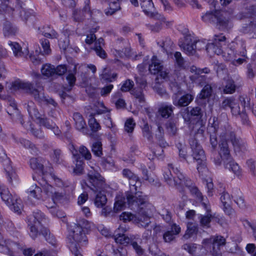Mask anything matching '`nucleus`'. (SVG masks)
<instances>
[{
  "instance_id": "nucleus-4",
  "label": "nucleus",
  "mask_w": 256,
  "mask_h": 256,
  "mask_svg": "<svg viewBox=\"0 0 256 256\" xmlns=\"http://www.w3.org/2000/svg\"><path fill=\"white\" fill-rule=\"evenodd\" d=\"M220 137V154L227 157L230 155L228 142H230L236 154H240L248 150L246 142L240 138H236L230 127L227 125L224 130L221 128L219 132Z\"/></svg>"
},
{
  "instance_id": "nucleus-59",
  "label": "nucleus",
  "mask_w": 256,
  "mask_h": 256,
  "mask_svg": "<svg viewBox=\"0 0 256 256\" xmlns=\"http://www.w3.org/2000/svg\"><path fill=\"white\" fill-rule=\"evenodd\" d=\"M210 241L217 246H224L226 244V239L223 236H216L211 238Z\"/></svg>"
},
{
  "instance_id": "nucleus-17",
  "label": "nucleus",
  "mask_w": 256,
  "mask_h": 256,
  "mask_svg": "<svg viewBox=\"0 0 256 256\" xmlns=\"http://www.w3.org/2000/svg\"><path fill=\"white\" fill-rule=\"evenodd\" d=\"M232 16L226 12H222L217 18V21L220 26L223 29H229L232 26Z\"/></svg>"
},
{
  "instance_id": "nucleus-35",
  "label": "nucleus",
  "mask_w": 256,
  "mask_h": 256,
  "mask_svg": "<svg viewBox=\"0 0 256 256\" xmlns=\"http://www.w3.org/2000/svg\"><path fill=\"white\" fill-rule=\"evenodd\" d=\"M0 195L2 199L8 206L13 204L12 202L17 196L16 194L12 195L7 189L2 188V186L0 187Z\"/></svg>"
},
{
  "instance_id": "nucleus-19",
  "label": "nucleus",
  "mask_w": 256,
  "mask_h": 256,
  "mask_svg": "<svg viewBox=\"0 0 256 256\" xmlns=\"http://www.w3.org/2000/svg\"><path fill=\"white\" fill-rule=\"evenodd\" d=\"M8 44L10 46L16 57L26 58L28 56L29 51L27 46L24 48L22 49L18 43L11 41H9Z\"/></svg>"
},
{
  "instance_id": "nucleus-49",
  "label": "nucleus",
  "mask_w": 256,
  "mask_h": 256,
  "mask_svg": "<svg viewBox=\"0 0 256 256\" xmlns=\"http://www.w3.org/2000/svg\"><path fill=\"white\" fill-rule=\"evenodd\" d=\"M19 142L20 144L24 148H29L30 150V152L32 154H36L37 152H38V150L36 148L35 145L32 143L28 140L24 138H20Z\"/></svg>"
},
{
  "instance_id": "nucleus-64",
  "label": "nucleus",
  "mask_w": 256,
  "mask_h": 256,
  "mask_svg": "<svg viewBox=\"0 0 256 256\" xmlns=\"http://www.w3.org/2000/svg\"><path fill=\"white\" fill-rule=\"evenodd\" d=\"M136 124L132 118H129L126 120L124 124V130L128 133H132L134 128Z\"/></svg>"
},
{
  "instance_id": "nucleus-33",
  "label": "nucleus",
  "mask_w": 256,
  "mask_h": 256,
  "mask_svg": "<svg viewBox=\"0 0 256 256\" xmlns=\"http://www.w3.org/2000/svg\"><path fill=\"white\" fill-rule=\"evenodd\" d=\"M151 61V64L149 65L148 70L152 74H156L162 70L163 66L155 56L152 57Z\"/></svg>"
},
{
  "instance_id": "nucleus-8",
  "label": "nucleus",
  "mask_w": 256,
  "mask_h": 256,
  "mask_svg": "<svg viewBox=\"0 0 256 256\" xmlns=\"http://www.w3.org/2000/svg\"><path fill=\"white\" fill-rule=\"evenodd\" d=\"M44 220V214L38 210L34 212L32 216L29 218L30 236L32 239L36 238L40 234L39 230L44 228L42 224Z\"/></svg>"
},
{
  "instance_id": "nucleus-16",
  "label": "nucleus",
  "mask_w": 256,
  "mask_h": 256,
  "mask_svg": "<svg viewBox=\"0 0 256 256\" xmlns=\"http://www.w3.org/2000/svg\"><path fill=\"white\" fill-rule=\"evenodd\" d=\"M43 188H40L36 184H33L30 186L27 190L28 197L30 199L34 198L36 201H43L45 197L43 196Z\"/></svg>"
},
{
  "instance_id": "nucleus-63",
  "label": "nucleus",
  "mask_w": 256,
  "mask_h": 256,
  "mask_svg": "<svg viewBox=\"0 0 256 256\" xmlns=\"http://www.w3.org/2000/svg\"><path fill=\"white\" fill-rule=\"evenodd\" d=\"M255 28H256V20L250 22L246 26H242L240 30L243 33H248L251 30L254 31Z\"/></svg>"
},
{
  "instance_id": "nucleus-10",
  "label": "nucleus",
  "mask_w": 256,
  "mask_h": 256,
  "mask_svg": "<svg viewBox=\"0 0 256 256\" xmlns=\"http://www.w3.org/2000/svg\"><path fill=\"white\" fill-rule=\"evenodd\" d=\"M130 191L126 194L127 202L128 205L134 204L136 199L142 196V192L138 191V188L141 186V182L136 176V178L129 180Z\"/></svg>"
},
{
  "instance_id": "nucleus-29",
  "label": "nucleus",
  "mask_w": 256,
  "mask_h": 256,
  "mask_svg": "<svg viewBox=\"0 0 256 256\" xmlns=\"http://www.w3.org/2000/svg\"><path fill=\"white\" fill-rule=\"evenodd\" d=\"M73 120L76 128L79 131L84 132L86 130V123L82 115L78 112H74L73 114Z\"/></svg>"
},
{
  "instance_id": "nucleus-51",
  "label": "nucleus",
  "mask_w": 256,
  "mask_h": 256,
  "mask_svg": "<svg viewBox=\"0 0 256 256\" xmlns=\"http://www.w3.org/2000/svg\"><path fill=\"white\" fill-rule=\"evenodd\" d=\"M92 151L94 156L100 157L102 155V142L99 141L94 142L92 146Z\"/></svg>"
},
{
  "instance_id": "nucleus-15",
  "label": "nucleus",
  "mask_w": 256,
  "mask_h": 256,
  "mask_svg": "<svg viewBox=\"0 0 256 256\" xmlns=\"http://www.w3.org/2000/svg\"><path fill=\"white\" fill-rule=\"evenodd\" d=\"M222 52L221 54L224 60L226 61L231 62L235 58H237V52L234 50V44L230 43L224 46Z\"/></svg>"
},
{
  "instance_id": "nucleus-20",
  "label": "nucleus",
  "mask_w": 256,
  "mask_h": 256,
  "mask_svg": "<svg viewBox=\"0 0 256 256\" xmlns=\"http://www.w3.org/2000/svg\"><path fill=\"white\" fill-rule=\"evenodd\" d=\"M202 207L206 212V215H201L200 216V224L202 226L206 228L210 227V224L212 219L214 218V216H212L211 214L210 207L208 204L204 202L202 203Z\"/></svg>"
},
{
  "instance_id": "nucleus-21",
  "label": "nucleus",
  "mask_w": 256,
  "mask_h": 256,
  "mask_svg": "<svg viewBox=\"0 0 256 256\" xmlns=\"http://www.w3.org/2000/svg\"><path fill=\"white\" fill-rule=\"evenodd\" d=\"M220 201L222 204L223 210L224 212L230 216L232 214L234 210L230 206L231 200L229 194L226 192H223L220 198Z\"/></svg>"
},
{
  "instance_id": "nucleus-2",
  "label": "nucleus",
  "mask_w": 256,
  "mask_h": 256,
  "mask_svg": "<svg viewBox=\"0 0 256 256\" xmlns=\"http://www.w3.org/2000/svg\"><path fill=\"white\" fill-rule=\"evenodd\" d=\"M44 190V194L50 196L52 200V204L46 205L48 208H50V212L54 216H58L56 202L62 200L66 195L62 188L64 186V181L54 173L46 174L39 182Z\"/></svg>"
},
{
  "instance_id": "nucleus-60",
  "label": "nucleus",
  "mask_w": 256,
  "mask_h": 256,
  "mask_svg": "<svg viewBox=\"0 0 256 256\" xmlns=\"http://www.w3.org/2000/svg\"><path fill=\"white\" fill-rule=\"evenodd\" d=\"M212 92V87L209 84L206 85L202 90H201L199 94V98L204 99L208 97Z\"/></svg>"
},
{
  "instance_id": "nucleus-26",
  "label": "nucleus",
  "mask_w": 256,
  "mask_h": 256,
  "mask_svg": "<svg viewBox=\"0 0 256 256\" xmlns=\"http://www.w3.org/2000/svg\"><path fill=\"white\" fill-rule=\"evenodd\" d=\"M151 17L159 20V22H156L154 24L148 25V28L152 32H160L162 29L163 24L166 22L165 18L157 12Z\"/></svg>"
},
{
  "instance_id": "nucleus-14",
  "label": "nucleus",
  "mask_w": 256,
  "mask_h": 256,
  "mask_svg": "<svg viewBox=\"0 0 256 256\" xmlns=\"http://www.w3.org/2000/svg\"><path fill=\"white\" fill-rule=\"evenodd\" d=\"M190 145L194 160H196L197 162L206 160L204 151L196 140H192L190 141Z\"/></svg>"
},
{
  "instance_id": "nucleus-40",
  "label": "nucleus",
  "mask_w": 256,
  "mask_h": 256,
  "mask_svg": "<svg viewBox=\"0 0 256 256\" xmlns=\"http://www.w3.org/2000/svg\"><path fill=\"white\" fill-rule=\"evenodd\" d=\"M173 107L172 105L162 104L158 110V112L162 117L168 118L172 113Z\"/></svg>"
},
{
  "instance_id": "nucleus-22",
  "label": "nucleus",
  "mask_w": 256,
  "mask_h": 256,
  "mask_svg": "<svg viewBox=\"0 0 256 256\" xmlns=\"http://www.w3.org/2000/svg\"><path fill=\"white\" fill-rule=\"evenodd\" d=\"M38 122L40 125L52 130L55 135L57 136H60L61 134L60 130L52 121L42 116L38 119Z\"/></svg>"
},
{
  "instance_id": "nucleus-44",
  "label": "nucleus",
  "mask_w": 256,
  "mask_h": 256,
  "mask_svg": "<svg viewBox=\"0 0 256 256\" xmlns=\"http://www.w3.org/2000/svg\"><path fill=\"white\" fill-rule=\"evenodd\" d=\"M220 13L219 12L216 10L214 12H208L202 16V19L205 22H214L216 20H217L218 16Z\"/></svg>"
},
{
  "instance_id": "nucleus-18",
  "label": "nucleus",
  "mask_w": 256,
  "mask_h": 256,
  "mask_svg": "<svg viewBox=\"0 0 256 256\" xmlns=\"http://www.w3.org/2000/svg\"><path fill=\"white\" fill-rule=\"evenodd\" d=\"M9 1V4L8 6V7H11L12 8V12L10 13H8L6 10H4L2 8V2H0V20L3 19L4 17V12L6 14H8V16H10L12 14L15 8H22V5L24 4V2L25 0H8Z\"/></svg>"
},
{
  "instance_id": "nucleus-53",
  "label": "nucleus",
  "mask_w": 256,
  "mask_h": 256,
  "mask_svg": "<svg viewBox=\"0 0 256 256\" xmlns=\"http://www.w3.org/2000/svg\"><path fill=\"white\" fill-rule=\"evenodd\" d=\"M219 126V122L218 118L216 117H213L209 120V127L208 130L210 133L216 134L218 130Z\"/></svg>"
},
{
  "instance_id": "nucleus-58",
  "label": "nucleus",
  "mask_w": 256,
  "mask_h": 256,
  "mask_svg": "<svg viewBox=\"0 0 256 256\" xmlns=\"http://www.w3.org/2000/svg\"><path fill=\"white\" fill-rule=\"evenodd\" d=\"M132 94L140 102L144 101V94L142 88H135L132 92Z\"/></svg>"
},
{
  "instance_id": "nucleus-62",
  "label": "nucleus",
  "mask_w": 256,
  "mask_h": 256,
  "mask_svg": "<svg viewBox=\"0 0 256 256\" xmlns=\"http://www.w3.org/2000/svg\"><path fill=\"white\" fill-rule=\"evenodd\" d=\"M197 170L202 176L206 175L208 168L206 166V160L198 162Z\"/></svg>"
},
{
  "instance_id": "nucleus-1",
  "label": "nucleus",
  "mask_w": 256,
  "mask_h": 256,
  "mask_svg": "<svg viewBox=\"0 0 256 256\" xmlns=\"http://www.w3.org/2000/svg\"><path fill=\"white\" fill-rule=\"evenodd\" d=\"M163 176L165 182L169 186L180 190L181 186L184 185L198 200L202 203L204 202V196L198 188L190 179L185 177L177 168H174L172 164H169L166 167L164 168Z\"/></svg>"
},
{
  "instance_id": "nucleus-57",
  "label": "nucleus",
  "mask_w": 256,
  "mask_h": 256,
  "mask_svg": "<svg viewBox=\"0 0 256 256\" xmlns=\"http://www.w3.org/2000/svg\"><path fill=\"white\" fill-rule=\"evenodd\" d=\"M74 159L76 162V167L74 168V172L76 174H82L83 170L84 164V162L82 158L79 156L78 158H74Z\"/></svg>"
},
{
  "instance_id": "nucleus-42",
  "label": "nucleus",
  "mask_w": 256,
  "mask_h": 256,
  "mask_svg": "<svg viewBox=\"0 0 256 256\" xmlns=\"http://www.w3.org/2000/svg\"><path fill=\"white\" fill-rule=\"evenodd\" d=\"M198 229L196 225L188 223L187 226V230L185 234L183 236V238L185 240H188L193 236L196 234Z\"/></svg>"
},
{
  "instance_id": "nucleus-32",
  "label": "nucleus",
  "mask_w": 256,
  "mask_h": 256,
  "mask_svg": "<svg viewBox=\"0 0 256 256\" xmlns=\"http://www.w3.org/2000/svg\"><path fill=\"white\" fill-rule=\"evenodd\" d=\"M30 168L36 172L44 174L43 160L40 158H32L30 160Z\"/></svg>"
},
{
  "instance_id": "nucleus-38",
  "label": "nucleus",
  "mask_w": 256,
  "mask_h": 256,
  "mask_svg": "<svg viewBox=\"0 0 256 256\" xmlns=\"http://www.w3.org/2000/svg\"><path fill=\"white\" fill-rule=\"evenodd\" d=\"M18 28L10 22H6L4 24L3 33L5 37L10 38L16 34Z\"/></svg>"
},
{
  "instance_id": "nucleus-52",
  "label": "nucleus",
  "mask_w": 256,
  "mask_h": 256,
  "mask_svg": "<svg viewBox=\"0 0 256 256\" xmlns=\"http://www.w3.org/2000/svg\"><path fill=\"white\" fill-rule=\"evenodd\" d=\"M214 48L215 45L214 44H213V42L208 44L206 48V51L210 56L214 54H216L218 55L221 54L222 52V49L220 48H217L216 49H214Z\"/></svg>"
},
{
  "instance_id": "nucleus-39",
  "label": "nucleus",
  "mask_w": 256,
  "mask_h": 256,
  "mask_svg": "<svg viewBox=\"0 0 256 256\" xmlns=\"http://www.w3.org/2000/svg\"><path fill=\"white\" fill-rule=\"evenodd\" d=\"M28 112L32 118H36L38 120L42 116V115L38 112L34 103L29 102L27 104Z\"/></svg>"
},
{
  "instance_id": "nucleus-12",
  "label": "nucleus",
  "mask_w": 256,
  "mask_h": 256,
  "mask_svg": "<svg viewBox=\"0 0 256 256\" xmlns=\"http://www.w3.org/2000/svg\"><path fill=\"white\" fill-rule=\"evenodd\" d=\"M181 50L188 56L194 55L196 53L194 40L190 36H184V39L179 42Z\"/></svg>"
},
{
  "instance_id": "nucleus-27",
  "label": "nucleus",
  "mask_w": 256,
  "mask_h": 256,
  "mask_svg": "<svg viewBox=\"0 0 256 256\" xmlns=\"http://www.w3.org/2000/svg\"><path fill=\"white\" fill-rule=\"evenodd\" d=\"M24 3L22 8H15V10H14L12 14L10 16H8V14H4V12H3L4 14V17L3 18V19L0 20V21H2L6 19V16L10 17L12 16L14 12H18L20 14V17L26 21L28 20H32L34 19V16H32L30 12L26 10L24 8Z\"/></svg>"
},
{
  "instance_id": "nucleus-37",
  "label": "nucleus",
  "mask_w": 256,
  "mask_h": 256,
  "mask_svg": "<svg viewBox=\"0 0 256 256\" xmlns=\"http://www.w3.org/2000/svg\"><path fill=\"white\" fill-rule=\"evenodd\" d=\"M210 72V70L208 68H198L196 70V74L198 75L197 78L198 81L200 82V84L202 85L208 82L211 78H207L205 75L202 74H208Z\"/></svg>"
},
{
  "instance_id": "nucleus-3",
  "label": "nucleus",
  "mask_w": 256,
  "mask_h": 256,
  "mask_svg": "<svg viewBox=\"0 0 256 256\" xmlns=\"http://www.w3.org/2000/svg\"><path fill=\"white\" fill-rule=\"evenodd\" d=\"M94 226L92 224L84 218L76 220V224L70 230L68 238L70 249L74 255L82 254L80 250L88 244L86 234Z\"/></svg>"
},
{
  "instance_id": "nucleus-9",
  "label": "nucleus",
  "mask_w": 256,
  "mask_h": 256,
  "mask_svg": "<svg viewBox=\"0 0 256 256\" xmlns=\"http://www.w3.org/2000/svg\"><path fill=\"white\" fill-rule=\"evenodd\" d=\"M97 30V28L92 29L90 34L86 36L85 42L86 44H90L95 42L94 46L93 48L96 54L102 58H105L106 57V54L102 46L104 45V40L102 38H100L96 40V36L94 33Z\"/></svg>"
},
{
  "instance_id": "nucleus-23",
  "label": "nucleus",
  "mask_w": 256,
  "mask_h": 256,
  "mask_svg": "<svg viewBox=\"0 0 256 256\" xmlns=\"http://www.w3.org/2000/svg\"><path fill=\"white\" fill-rule=\"evenodd\" d=\"M84 67H86L84 64H75L72 70H68V74L66 77V79L70 86L72 87L75 84L76 81L75 74H76L77 70L78 71V72H80V69H82Z\"/></svg>"
},
{
  "instance_id": "nucleus-5",
  "label": "nucleus",
  "mask_w": 256,
  "mask_h": 256,
  "mask_svg": "<svg viewBox=\"0 0 256 256\" xmlns=\"http://www.w3.org/2000/svg\"><path fill=\"white\" fill-rule=\"evenodd\" d=\"M222 107L224 109L230 108L232 115L240 116L244 124H250V122L246 114V108H250V98L246 96H241L238 100L230 96L225 98L222 103Z\"/></svg>"
},
{
  "instance_id": "nucleus-30",
  "label": "nucleus",
  "mask_w": 256,
  "mask_h": 256,
  "mask_svg": "<svg viewBox=\"0 0 256 256\" xmlns=\"http://www.w3.org/2000/svg\"><path fill=\"white\" fill-rule=\"evenodd\" d=\"M134 222L137 224L138 227L144 228L148 227L151 222L150 216L146 214L142 211L139 212V215L138 218L136 217Z\"/></svg>"
},
{
  "instance_id": "nucleus-47",
  "label": "nucleus",
  "mask_w": 256,
  "mask_h": 256,
  "mask_svg": "<svg viewBox=\"0 0 256 256\" xmlns=\"http://www.w3.org/2000/svg\"><path fill=\"white\" fill-rule=\"evenodd\" d=\"M41 72L46 77L52 76L54 74V66L50 64H45L42 68Z\"/></svg>"
},
{
  "instance_id": "nucleus-7",
  "label": "nucleus",
  "mask_w": 256,
  "mask_h": 256,
  "mask_svg": "<svg viewBox=\"0 0 256 256\" xmlns=\"http://www.w3.org/2000/svg\"><path fill=\"white\" fill-rule=\"evenodd\" d=\"M10 89L13 91L22 90L26 93L32 94L34 99L39 102L46 103L51 104L56 107L57 104L55 101L51 98H46L41 91L40 88L36 89L34 88L32 84L29 82H24L20 80H18L11 84Z\"/></svg>"
},
{
  "instance_id": "nucleus-41",
  "label": "nucleus",
  "mask_w": 256,
  "mask_h": 256,
  "mask_svg": "<svg viewBox=\"0 0 256 256\" xmlns=\"http://www.w3.org/2000/svg\"><path fill=\"white\" fill-rule=\"evenodd\" d=\"M112 102L114 103L117 108H122L126 106L124 100L122 98L120 92L115 93L112 97Z\"/></svg>"
},
{
  "instance_id": "nucleus-56",
  "label": "nucleus",
  "mask_w": 256,
  "mask_h": 256,
  "mask_svg": "<svg viewBox=\"0 0 256 256\" xmlns=\"http://www.w3.org/2000/svg\"><path fill=\"white\" fill-rule=\"evenodd\" d=\"M236 85L232 80H228L226 81V86L224 88V94H232L236 90Z\"/></svg>"
},
{
  "instance_id": "nucleus-54",
  "label": "nucleus",
  "mask_w": 256,
  "mask_h": 256,
  "mask_svg": "<svg viewBox=\"0 0 256 256\" xmlns=\"http://www.w3.org/2000/svg\"><path fill=\"white\" fill-rule=\"evenodd\" d=\"M239 56L242 58H235L233 60L231 61V63L234 66H238L242 64L246 61V51L245 48L243 49L242 52L237 54V56Z\"/></svg>"
},
{
  "instance_id": "nucleus-25",
  "label": "nucleus",
  "mask_w": 256,
  "mask_h": 256,
  "mask_svg": "<svg viewBox=\"0 0 256 256\" xmlns=\"http://www.w3.org/2000/svg\"><path fill=\"white\" fill-rule=\"evenodd\" d=\"M194 98V95L187 94L181 96L179 99L173 98V104L176 106H186L192 101Z\"/></svg>"
},
{
  "instance_id": "nucleus-43",
  "label": "nucleus",
  "mask_w": 256,
  "mask_h": 256,
  "mask_svg": "<svg viewBox=\"0 0 256 256\" xmlns=\"http://www.w3.org/2000/svg\"><path fill=\"white\" fill-rule=\"evenodd\" d=\"M40 234L42 235L46 240L52 246H55L56 244V240L53 235L51 234L49 230L46 228L39 230Z\"/></svg>"
},
{
  "instance_id": "nucleus-11",
  "label": "nucleus",
  "mask_w": 256,
  "mask_h": 256,
  "mask_svg": "<svg viewBox=\"0 0 256 256\" xmlns=\"http://www.w3.org/2000/svg\"><path fill=\"white\" fill-rule=\"evenodd\" d=\"M128 229V226L126 224H122L115 230L114 238L116 243L126 245L131 242L132 238H129L124 234Z\"/></svg>"
},
{
  "instance_id": "nucleus-31",
  "label": "nucleus",
  "mask_w": 256,
  "mask_h": 256,
  "mask_svg": "<svg viewBox=\"0 0 256 256\" xmlns=\"http://www.w3.org/2000/svg\"><path fill=\"white\" fill-rule=\"evenodd\" d=\"M140 6L144 14L152 16L154 15L156 12H153L154 10V5L152 0H140Z\"/></svg>"
},
{
  "instance_id": "nucleus-50",
  "label": "nucleus",
  "mask_w": 256,
  "mask_h": 256,
  "mask_svg": "<svg viewBox=\"0 0 256 256\" xmlns=\"http://www.w3.org/2000/svg\"><path fill=\"white\" fill-rule=\"evenodd\" d=\"M110 2V9L112 10V12H110L109 10H105V14L107 16H110L113 14L116 11L118 10L120 8V4L118 0H108Z\"/></svg>"
},
{
  "instance_id": "nucleus-34",
  "label": "nucleus",
  "mask_w": 256,
  "mask_h": 256,
  "mask_svg": "<svg viewBox=\"0 0 256 256\" xmlns=\"http://www.w3.org/2000/svg\"><path fill=\"white\" fill-rule=\"evenodd\" d=\"M232 197L234 202L241 208H246V204L241 191L238 189H234L232 190Z\"/></svg>"
},
{
  "instance_id": "nucleus-24",
  "label": "nucleus",
  "mask_w": 256,
  "mask_h": 256,
  "mask_svg": "<svg viewBox=\"0 0 256 256\" xmlns=\"http://www.w3.org/2000/svg\"><path fill=\"white\" fill-rule=\"evenodd\" d=\"M90 0H86L85 1V6H84L82 10H75L73 12V16L75 20L79 21L84 16V12L88 13L91 17L92 18L94 12L90 10V8L89 5Z\"/></svg>"
},
{
  "instance_id": "nucleus-28",
  "label": "nucleus",
  "mask_w": 256,
  "mask_h": 256,
  "mask_svg": "<svg viewBox=\"0 0 256 256\" xmlns=\"http://www.w3.org/2000/svg\"><path fill=\"white\" fill-rule=\"evenodd\" d=\"M4 170L10 184L14 185L18 182V177L15 170L12 166L10 163L5 166Z\"/></svg>"
},
{
  "instance_id": "nucleus-6",
  "label": "nucleus",
  "mask_w": 256,
  "mask_h": 256,
  "mask_svg": "<svg viewBox=\"0 0 256 256\" xmlns=\"http://www.w3.org/2000/svg\"><path fill=\"white\" fill-rule=\"evenodd\" d=\"M88 176L89 184L88 186L96 194L94 203L97 208H103L107 202V198L103 190L105 186L104 178L95 170H90Z\"/></svg>"
},
{
  "instance_id": "nucleus-61",
  "label": "nucleus",
  "mask_w": 256,
  "mask_h": 256,
  "mask_svg": "<svg viewBox=\"0 0 256 256\" xmlns=\"http://www.w3.org/2000/svg\"><path fill=\"white\" fill-rule=\"evenodd\" d=\"M52 160L57 164H60L62 162L61 152L60 150H54L53 153L51 154Z\"/></svg>"
},
{
  "instance_id": "nucleus-55",
  "label": "nucleus",
  "mask_w": 256,
  "mask_h": 256,
  "mask_svg": "<svg viewBox=\"0 0 256 256\" xmlns=\"http://www.w3.org/2000/svg\"><path fill=\"white\" fill-rule=\"evenodd\" d=\"M12 204L8 206L10 208L18 214L20 213L22 207L21 200L16 196L14 199V201L12 202Z\"/></svg>"
},
{
  "instance_id": "nucleus-46",
  "label": "nucleus",
  "mask_w": 256,
  "mask_h": 256,
  "mask_svg": "<svg viewBox=\"0 0 256 256\" xmlns=\"http://www.w3.org/2000/svg\"><path fill=\"white\" fill-rule=\"evenodd\" d=\"M94 116L95 114L93 113H90L88 116L89 118L88 125L92 132H96L100 129V126L94 118Z\"/></svg>"
},
{
  "instance_id": "nucleus-45",
  "label": "nucleus",
  "mask_w": 256,
  "mask_h": 256,
  "mask_svg": "<svg viewBox=\"0 0 256 256\" xmlns=\"http://www.w3.org/2000/svg\"><path fill=\"white\" fill-rule=\"evenodd\" d=\"M213 44H214L215 48H222L224 46H226V38L222 34L214 35L213 40Z\"/></svg>"
},
{
  "instance_id": "nucleus-36",
  "label": "nucleus",
  "mask_w": 256,
  "mask_h": 256,
  "mask_svg": "<svg viewBox=\"0 0 256 256\" xmlns=\"http://www.w3.org/2000/svg\"><path fill=\"white\" fill-rule=\"evenodd\" d=\"M38 30L44 37L49 38H56L58 36V33L50 26H46L39 28Z\"/></svg>"
},
{
  "instance_id": "nucleus-48",
  "label": "nucleus",
  "mask_w": 256,
  "mask_h": 256,
  "mask_svg": "<svg viewBox=\"0 0 256 256\" xmlns=\"http://www.w3.org/2000/svg\"><path fill=\"white\" fill-rule=\"evenodd\" d=\"M225 168L232 172L237 176H239L240 174L241 170L239 166L234 161H230L226 164Z\"/></svg>"
},
{
  "instance_id": "nucleus-13",
  "label": "nucleus",
  "mask_w": 256,
  "mask_h": 256,
  "mask_svg": "<svg viewBox=\"0 0 256 256\" xmlns=\"http://www.w3.org/2000/svg\"><path fill=\"white\" fill-rule=\"evenodd\" d=\"M133 205H136L139 207V212L142 211L144 212V214L148 216H150L154 210V206L148 202L146 196H142L138 198V200L136 199L134 204H130L129 206H130Z\"/></svg>"
}]
</instances>
